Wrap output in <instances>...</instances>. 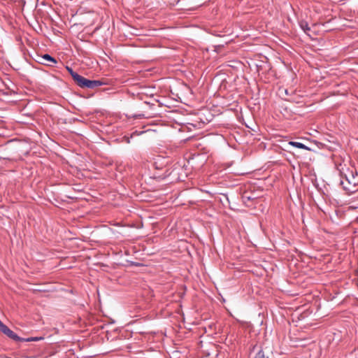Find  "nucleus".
<instances>
[{
	"label": "nucleus",
	"mask_w": 358,
	"mask_h": 358,
	"mask_svg": "<svg viewBox=\"0 0 358 358\" xmlns=\"http://www.w3.org/2000/svg\"><path fill=\"white\" fill-rule=\"evenodd\" d=\"M341 174L352 188L348 186H343V189L349 194L355 192V188L358 185V172L355 167L342 168L340 170Z\"/></svg>",
	"instance_id": "obj_1"
},
{
	"label": "nucleus",
	"mask_w": 358,
	"mask_h": 358,
	"mask_svg": "<svg viewBox=\"0 0 358 358\" xmlns=\"http://www.w3.org/2000/svg\"><path fill=\"white\" fill-rule=\"evenodd\" d=\"M103 84V82L99 80H89L83 76H81L77 85L82 88H87V89H95L101 86Z\"/></svg>",
	"instance_id": "obj_2"
},
{
	"label": "nucleus",
	"mask_w": 358,
	"mask_h": 358,
	"mask_svg": "<svg viewBox=\"0 0 358 358\" xmlns=\"http://www.w3.org/2000/svg\"><path fill=\"white\" fill-rule=\"evenodd\" d=\"M0 331L6 335L8 338L13 339L15 341H20L22 342V338L20 336H18L14 331H13L11 329H10L6 325L3 324L0 327Z\"/></svg>",
	"instance_id": "obj_3"
},
{
	"label": "nucleus",
	"mask_w": 358,
	"mask_h": 358,
	"mask_svg": "<svg viewBox=\"0 0 358 358\" xmlns=\"http://www.w3.org/2000/svg\"><path fill=\"white\" fill-rule=\"evenodd\" d=\"M41 63L50 66H53L55 64L57 63V62L56 59L52 57L51 55L48 54H45L43 56H41Z\"/></svg>",
	"instance_id": "obj_4"
},
{
	"label": "nucleus",
	"mask_w": 358,
	"mask_h": 358,
	"mask_svg": "<svg viewBox=\"0 0 358 358\" xmlns=\"http://www.w3.org/2000/svg\"><path fill=\"white\" fill-rule=\"evenodd\" d=\"M2 87H4V88L0 87V91L2 92L3 94L10 95L12 92H14V90L4 82L2 83Z\"/></svg>",
	"instance_id": "obj_5"
},
{
	"label": "nucleus",
	"mask_w": 358,
	"mask_h": 358,
	"mask_svg": "<svg viewBox=\"0 0 358 358\" xmlns=\"http://www.w3.org/2000/svg\"><path fill=\"white\" fill-rule=\"evenodd\" d=\"M66 70L71 74L73 80L77 84L82 76H80L78 73L75 72L71 68H70L69 66H66Z\"/></svg>",
	"instance_id": "obj_6"
},
{
	"label": "nucleus",
	"mask_w": 358,
	"mask_h": 358,
	"mask_svg": "<svg viewBox=\"0 0 358 358\" xmlns=\"http://www.w3.org/2000/svg\"><path fill=\"white\" fill-rule=\"evenodd\" d=\"M254 199V197L248 195L247 193L243 194L242 196L243 202L248 206H251V203Z\"/></svg>",
	"instance_id": "obj_7"
},
{
	"label": "nucleus",
	"mask_w": 358,
	"mask_h": 358,
	"mask_svg": "<svg viewBox=\"0 0 358 358\" xmlns=\"http://www.w3.org/2000/svg\"><path fill=\"white\" fill-rule=\"evenodd\" d=\"M289 144L294 147H296L297 148H300V149H303V150H310V149L308 146H306V145H304L300 142L289 141Z\"/></svg>",
	"instance_id": "obj_8"
},
{
	"label": "nucleus",
	"mask_w": 358,
	"mask_h": 358,
	"mask_svg": "<svg viewBox=\"0 0 358 358\" xmlns=\"http://www.w3.org/2000/svg\"><path fill=\"white\" fill-rule=\"evenodd\" d=\"M44 339L43 336H34V337H29V338H23L22 342H31V341H39Z\"/></svg>",
	"instance_id": "obj_9"
},
{
	"label": "nucleus",
	"mask_w": 358,
	"mask_h": 358,
	"mask_svg": "<svg viewBox=\"0 0 358 358\" xmlns=\"http://www.w3.org/2000/svg\"><path fill=\"white\" fill-rule=\"evenodd\" d=\"M299 26L306 33H307L308 31L310 30V28L309 27L308 24L307 23V22H306L304 20H301L299 22Z\"/></svg>",
	"instance_id": "obj_10"
},
{
	"label": "nucleus",
	"mask_w": 358,
	"mask_h": 358,
	"mask_svg": "<svg viewBox=\"0 0 358 358\" xmlns=\"http://www.w3.org/2000/svg\"><path fill=\"white\" fill-rule=\"evenodd\" d=\"M255 358H268L264 355V352L262 350H259L255 355Z\"/></svg>",
	"instance_id": "obj_11"
},
{
	"label": "nucleus",
	"mask_w": 358,
	"mask_h": 358,
	"mask_svg": "<svg viewBox=\"0 0 358 358\" xmlns=\"http://www.w3.org/2000/svg\"><path fill=\"white\" fill-rule=\"evenodd\" d=\"M285 93L287 95H289V93H288V90H285Z\"/></svg>",
	"instance_id": "obj_12"
},
{
	"label": "nucleus",
	"mask_w": 358,
	"mask_h": 358,
	"mask_svg": "<svg viewBox=\"0 0 358 358\" xmlns=\"http://www.w3.org/2000/svg\"><path fill=\"white\" fill-rule=\"evenodd\" d=\"M3 323L0 320V327L3 324Z\"/></svg>",
	"instance_id": "obj_13"
},
{
	"label": "nucleus",
	"mask_w": 358,
	"mask_h": 358,
	"mask_svg": "<svg viewBox=\"0 0 358 358\" xmlns=\"http://www.w3.org/2000/svg\"><path fill=\"white\" fill-rule=\"evenodd\" d=\"M341 184L343 185V182L341 180Z\"/></svg>",
	"instance_id": "obj_14"
}]
</instances>
